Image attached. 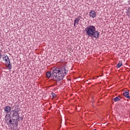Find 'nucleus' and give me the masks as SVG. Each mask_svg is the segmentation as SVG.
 <instances>
[{
  "label": "nucleus",
  "mask_w": 130,
  "mask_h": 130,
  "mask_svg": "<svg viewBox=\"0 0 130 130\" xmlns=\"http://www.w3.org/2000/svg\"><path fill=\"white\" fill-rule=\"evenodd\" d=\"M51 75L53 78H55L56 82H61L65 76H67V70L66 67L63 66L61 68H55L52 71V72L48 71L46 73L47 78H51Z\"/></svg>",
  "instance_id": "f257e3e1"
},
{
  "label": "nucleus",
  "mask_w": 130,
  "mask_h": 130,
  "mask_svg": "<svg viewBox=\"0 0 130 130\" xmlns=\"http://www.w3.org/2000/svg\"><path fill=\"white\" fill-rule=\"evenodd\" d=\"M84 31L88 37H93V38H95L96 39L100 35V32H98V30H96V27L92 25H89L86 26V28H85Z\"/></svg>",
  "instance_id": "f03ea898"
},
{
  "label": "nucleus",
  "mask_w": 130,
  "mask_h": 130,
  "mask_svg": "<svg viewBox=\"0 0 130 130\" xmlns=\"http://www.w3.org/2000/svg\"><path fill=\"white\" fill-rule=\"evenodd\" d=\"M6 116H8L9 118L12 117L13 119H15L16 122L20 121V118H21L20 117H19V113L15 111H11L10 113L6 114Z\"/></svg>",
  "instance_id": "7ed1b4c3"
},
{
  "label": "nucleus",
  "mask_w": 130,
  "mask_h": 130,
  "mask_svg": "<svg viewBox=\"0 0 130 130\" xmlns=\"http://www.w3.org/2000/svg\"><path fill=\"white\" fill-rule=\"evenodd\" d=\"M3 60H5L6 63V67L7 68L8 70H12V64H11V61L8 56H2Z\"/></svg>",
  "instance_id": "20e7f679"
},
{
  "label": "nucleus",
  "mask_w": 130,
  "mask_h": 130,
  "mask_svg": "<svg viewBox=\"0 0 130 130\" xmlns=\"http://www.w3.org/2000/svg\"><path fill=\"white\" fill-rule=\"evenodd\" d=\"M11 110H12V108L9 106H7L4 108V111L7 114H10Z\"/></svg>",
  "instance_id": "39448f33"
},
{
  "label": "nucleus",
  "mask_w": 130,
  "mask_h": 130,
  "mask_svg": "<svg viewBox=\"0 0 130 130\" xmlns=\"http://www.w3.org/2000/svg\"><path fill=\"white\" fill-rule=\"evenodd\" d=\"M89 16L91 17V18H95V17H96V12L94 11H91L89 12Z\"/></svg>",
  "instance_id": "423d86ee"
},
{
  "label": "nucleus",
  "mask_w": 130,
  "mask_h": 130,
  "mask_svg": "<svg viewBox=\"0 0 130 130\" xmlns=\"http://www.w3.org/2000/svg\"><path fill=\"white\" fill-rule=\"evenodd\" d=\"M81 19H83L82 16H78V17L75 19L74 22L76 23L77 25H79V22H80V20H81Z\"/></svg>",
  "instance_id": "0eeeda50"
},
{
  "label": "nucleus",
  "mask_w": 130,
  "mask_h": 130,
  "mask_svg": "<svg viewBox=\"0 0 130 130\" xmlns=\"http://www.w3.org/2000/svg\"><path fill=\"white\" fill-rule=\"evenodd\" d=\"M123 95H124V96L126 97V98H130L129 92H128V90L124 91Z\"/></svg>",
  "instance_id": "6e6552de"
},
{
  "label": "nucleus",
  "mask_w": 130,
  "mask_h": 130,
  "mask_svg": "<svg viewBox=\"0 0 130 130\" xmlns=\"http://www.w3.org/2000/svg\"><path fill=\"white\" fill-rule=\"evenodd\" d=\"M10 119L9 120V122L10 123V124H15V123H16V120L15 119H11V118H9Z\"/></svg>",
  "instance_id": "1a4fd4ad"
},
{
  "label": "nucleus",
  "mask_w": 130,
  "mask_h": 130,
  "mask_svg": "<svg viewBox=\"0 0 130 130\" xmlns=\"http://www.w3.org/2000/svg\"><path fill=\"white\" fill-rule=\"evenodd\" d=\"M121 99V97L120 96V95H119L115 98L113 99V101L115 102H117V101H120Z\"/></svg>",
  "instance_id": "9d476101"
},
{
  "label": "nucleus",
  "mask_w": 130,
  "mask_h": 130,
  "mask_svg": "<svg viewBox=\"0 0 130 130\" xmlns=\"http://www.w3.org/2000/svg\"><path fill=\"white\" fill-rule=\"evenodd\" d=\"M121 66H122V62L120 61V62H119V63L117 64V66H116V68H117V69H119V68H120V67H121Z\"/></svg>",
  "instance_id": "9b49d317"
},
{
  "label": "nucleus",
  "mask_w": 130,
  "mask_h": 130,
  "mask_svg": "<svg viewBox=\"0 0 130 130\" xmlns=\"http://www.w3.org/2000/svg\"><path fill=\"white\" fill-rule=\"evenodd\" d=\"M12 111H16V112H18L19 113V107L18 106H15L14 108V110H13Z\"/></svg>",
  "instance_id": "f8f14e48"
},
{
  "label": "nucleus",
  "mask_w": 130,
  "mask_h": 130,
  "mask_svg": "<svg viewBox=\"0 0 130 130\" xmlns=\"http://www.w3.org/2000/svg\"><path fill=\"white\" fill-rule=\"evenodd\" d=\"M52 96L53 98L56 97V94L54 93H52Z\"/></svg>",
  "instance_id": "ddd939ff"
},
{
  "label": "nucleus",
  "mask_w": 130,
  "mask_h": 130,
  "mask_svg": "<svg viewBox=\"0 0 130 130\" xmlns=\"http://www.w3.org/2000/svg\"><path fill=\"white\" fill-rule=\"evenodd\" d=\"M6 121H9V119H8V117H9V116H7V115H6Z\"/></svg>",
  "instance_id": "4468645a"
},
{
  "label": "nucleus",
  "mask_w": 130,
  "mask_h": 130,
  "mask_svg": "<svg viewBox=\"0 0 130 130\" xmlns=\"http://www.w3.org/2000/svg\"><path fill=\"white\" fill-rule=\"evenodd\" d=\"M2 57H3V56L0 54V59L2 58Z\"/></svg>",
  "instance_id": "2eb2a0df"
},
{
  "label": "nucleus",
  "mask_w": 130,
  "mask_h": 130,
  "mask_svg": "<svg viewBox=\"0 0 130 130\" xmlns=\"http://www.w3.org/2000/svg\"><path fill=\"white\" fill-rule=\"evenodd\" d=\"M76 24H77V22H74V26H76Z\"/></svg>",
  "instance_id": "dca6fc26"
},
{
  "label": "nucleus",
  "mask_w": 130,
  "mask_h": 130,
  "mask_svg": "<svg viewBox=\"0 0 130 130\" xmlns=\"http://www.w3.org/2000/svg\"><path fill=\"white\" fill-rule=\"evenodd\" d=\"M128 5H130V0L129 1H128Z\"/></svg>",
  "instance_id": "f3484780"
},
{
  "label": "nucleus",
  "mask_w": 130,
  "mask_h": 130,
  "mask_svg": "<svg viewBox=\"0 0 130 130\" xmlns=\"http://www.w3.org/2000/svg\"><path fill=\"white\" fill-rule=\"evenodd\" d=\"M93 130H97V129H93Z\"/></svg>",
  "instance_id": "a211bd4d"
},
{
  "label": "nucleus",
  "mask_w": 130,
  "mask_h": 130,
  "mask_svg": "<svg viewBox=\"0 0 130 130\" xmlns=\"http://www.w3.org/2000/svg\"><path fill=\"white\" fill-rule=\"evenodd\" d=\"M129 9H130V7H129Z\"/></svg>",
  "instance_id": "6ab92c4d"
}]
</instances>
